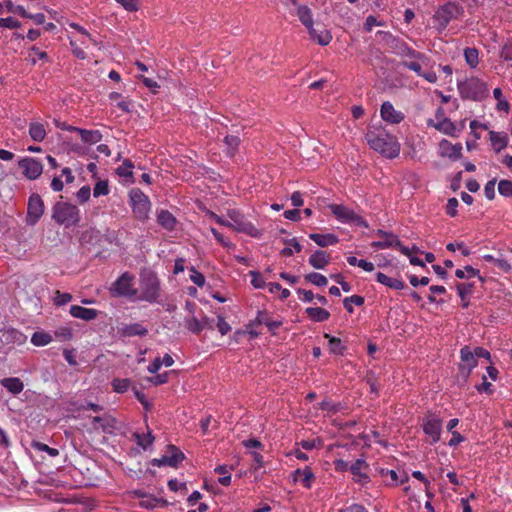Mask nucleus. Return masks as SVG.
Listing matches in <instances>:
<instances>
[{
	"instance_id": "obj_25",
	"label": "nucleus",
	"mask_w": 512,
	"mask_h": 512,
	"mask_svg": "<svg viewBox=\"0 0 512 512\" xmlns=\"http://www.w3.org/2000/svg\"><path fill=\"white\" fill-rule=\"evenodd\" d=\"M70 314L74 318L84 321H91L98 316L99 312L96 309L85 308L79 305H72L70 307Z\"/></svg>"
},
{
	"instance_id": "obj_39",
	"label": "nucleus",
	"mask_w": 512,
	"mask_h": 512,
	"mask_svg": "<svg viewBox=\"0 0 512 512\" xmlns=\"http://www.w3.org/2000/svg\"><path fill=\"white\" fill-rule=\"evenodd\" d=\"M208 325V320H198L196 317H191L186 321V327L193 333H200Z\"/></svg>"
},
{
	"instance_id": "obj_48",
	"label": "nucleus",
	"mask_w": 512,
	"mask_h": 512,
	"mask_svg": "<svg viewBox=\"0 0 512 512\" xmlns=\"http://www.w3.org/2000/svg\"><path fill=\"white\" fill-rule=\"evenodd\" d=\"M493 96L497 100L496 108L499 111L509 112V109H510L509 103L505 99H503L502 91L500 88H495L493 90Z\"/></svg>"
},
{
	"instance_id": "obj_9",
	"label": "nucleus",
	"mask_w": 512,
	"mask_h": 512,
	"mask_svg": "<svg viewBox=\"0 0 512 512\" xmlns=\"http://www.w3.org/2000/svg\"><path fill=\"white\" fill-rule=\"evenodd\" d=\"M228 217L231 220V228L239 233H244L253 238H260L262 233L256 226L248 221L239 211L229 210Z\"/></svg>"
},
{
	"instance_id": "obj_59",
	"label": "nucleus",
	"mask_w": 512,
	"mask_h": 512,
	"mask_svg": "<svg viewBox=\"0 0 512 512\" xmlns=\"http://www.w3.org/2000/svg\"><path fill=\"white\" fill-rule=\"evenodd\" d=\"M20 26L21 23L13 17L0 18V27L2 28L15 29L19 28Z\"/></svg>"
},
{
	"instance_id": "obj_15",
	"label": "nucleus",
	"mask_w": 512,
	"mask_h": 512,
	"mask_svg": "<svg viewBox=\"0 0 512 512\" xmlns=\"http://www.w3.org/2000/svg\"><path fill=\"white\" fill-rule=\"evenodd\" d=\"M349 471L352 474L353 481L361 486H365L371 481L369 476V464L363 458L354 461L350 465Z\"/></svg>"
},
{
	"instance_id": "obj_45",
	"label": "nucleus",
	"mask_w": 512,
	"mask_h": 512,
	"mask_svg": "<svg viewBox=\"0 0 512 512\" xmlns=\"http://www.w3.org/2000/svg\"><path fill=\"white\" fill-rule=\"evenodd\" d=\"M147 333V329L144 328L141 324L135 323L130 324L124 327L123 334L125 336H143Z\"/></svg>"
},
{
	"instance_id": "obj_17",
	"label": "nucleus",
	"mask_w": 512,
	"mask_h": 512,
	"mask_svg": "<svg viewBox=\"0 0 512 512\" xmlns=\"http://www.w3.org/2000/svg\"><path fill=\"white\" fill-rule=\"evenodd\" d=\"M438 155L450 160H458L462 156V145L460 143L452 144L446 139H442L438 144Z\"/></svg>"
},
{
	"instance_id": "obj_57",
	"label": "nucleus",
	"mask_w": 512,
	"mask_h": 512,
	"mask_svg": "<svg viewBox=\"0 0 512 512\" xmlns=\"http://www.w3.org/2000/svg\"><path fill=\"white\" fill-rule=\"evenodd\" d=\"M112 386H113L114 391H116L117 393H123V392L128 390V388L130 386V380H128V379H115L112 382Z\"/></svg>"
},
{
	"instance_id": "obj_50",
	"label": "nucleus",
	"mask_w": 512,
	"mask_h": 512,
	"mask_svg": "<svg viewBox=\"0 0 512 512\" xmlns=\"http://www.w3.org/2000/svg\"><path fill=\"white\" fill-rule=\"evenodd\" d=\"M363 303H364V298L362 296H358V295H353L350 297H346L344 299V307L350 313L353 312L352 305L361 306Z\"/></svg>"
},
{
	"instance_id": "obj_10",
	"label": "nucleus",
	"mask_w": 512,
	"mask_h": 512,
	"mask_svg": "<svg viewBox=\"0 0 512 512\" xmlns=\"http://www.w3.org/2000/svg\"><path fill=\"white\" fill-rule=\"evenodd\" d=\"M129 198L135 217L139 220L147 219L151 210L149 198L137 188L130 191Z\"/></svg>"
},
{
	"instance_id": "obj_11",
	"label": "nucleus",
	"mask_w": 512,
	"mask_h": 512,
	"mask_svg": "<svg viewBox=\"0 0 512 512\" xmlns=\"http://www.w3.org/2000/svg\"><path fill=\"white\" fill-rule=\"evenodd\" d=\"M402 65L420 76L423 72V68L429 65V59L423 53L408 49Z\"/></svg>"
},
{
	"instance_id": "obj_22",
	"label": "nucleus",
	"mask_w": 512,
	"mask_h": 512,
	"mask_svg": "<svg viewBox=\"0 0 512 512\" xmlns=\"http://www.w3.org/2000/svg\"><path fill=\"white\" fill-rule=\"evenodd\" d=\"M133 493L137 498H139V506L145 509H154L156 507L165 506L167 504L165 500L155 498L152 495L144 493L140 490L134 491Z\"/></svg>"
},
{
	"instance_id": "obj_36",
	"label": "nucleus",
	"mask_w": 512,
	"mask_h": 512,
	"mask_svg": "<svg viewBox=\"0 0 512 512\" xmlns=\"http://www.w3.org/2000/svg\"><path fill=\"white\" fill-rule=\"evenodd\" d=\"M464 58L467 65L474 69L479 64V52L476 48H466L464 49Z\"/></svg>"
},
{
	"instance_id": "obj_64",
	"label": "nucleus",
	"mask_w": 512,
	"mask_h": 512,
	"mask_svg": "<svg viewBox=\"0 0 512 512\" xmlns=\"http://www.w3.org/2000/svg\"><path fill=\"white\" fill-rule=\"evenodd\" d=\"M90 195H91V189L89 186H83L81 187L78 192H77V199L84 203L86 202L89 198H90Z\"/></svg>"
},
{
	"instance_id": "obj_23",
	"label": "nucleus",
	"mask_w": 512,
	"mask_h": 512,
	"mask_svg": "<svg viewBox=\"0 0 512 512\" xmlns=\"http://www.w3.org/2000/svg\"><path fill=\"white\" fill-rule=\"evenodd\" d=\"M69 131H75L80 135L81 140L87 144H95L101 140V133L97 130H85L73 126L63 127Z\"/></svg>"
},
{
	"instance_id": "obj_35",
	"label": "nucleus",
	"mask_w": 512,
	"mask_h": 512,
	"mask_svg": "<svg viewBox=\"0 0 512 512\" xmlns=\"http://www.w3.org/2000/svg\"><path fill=\"white\" fill-rule=\"evenodd\" d=\"M457 292L461 298V305L463 308L469 306V296L472 293V285L466 283H460L457 285Z\"/></svg>"
},
{
	"instance_id": "obj_28",
	"label": "nucleus",
	"mask_w": 512,
	"mask_h": 512,
	"mask_svg": "<svg viewBox=\"0 0 512 512\" xmlns=\"http://www.w3.org/2000/svg\"><path fill=\"white\" fill-rule=\"evenodd\" d=\"M490 142L495 152H500L508 144V136L503 132L490 131Z\"/></svg>"
},
{
	"instance_id": "obj_56",
	"label": "nucleus",
	"mask_w": 512,
	"mask_h": 512,
	"mask_svg": "<svg viewBox=\"0 0 512 512\" xmlns=\"http://www.w3.org/2000/svg\"><path fill=\"white\" fill-rule=\"evenodd\" d=\"M190 272V280L198 287H203L205 284L204 275L198 272L194 267L190 268Z\"/></svg>"
},
{
	"instance_id": "obj_13",
	"label": "nucleus",
	"mask_w": 512,
	"mask_h": 512,
	"mask_svg": "<svg viewBox=\"0 0 512 512\" xmlns=\"http://www.w3.org/2000/svg\"><path fill=\"white\" fill-rule=\"evenodd\" d=\"M422 428L429 437L430 444H435L441 439L442 433V420L435 416L429 415L423 419Z\"/></svg>"
},
{
	"instance_id": "obj_21",
	"label": "nucleus",
	"mask_w": 512,
	"mask_h": 512,
	"mask_svg": "<svg viewBox=\"0 0 512 512\" xmlns=\"http://www.w3.org/2000/svg\"><path fill=\"white\" fill-rule=\"evenodd\" d=\"M376 235L381 237V240L374 241L371 244L373 248L387 249L395 246H400V241L398 240L397 236L392 233H388L383 230H378L376 232Z\"/></svg>"
},
{
	"instance_id": "obj_44",
	"label": "nucleus",
	"mask_w": 512,
	"mask_h": 512,
	"mask_svg": "<svg viewBox=\"0 0 512 512\" xmlns=\"http://www.w3.org/2000/svg\"><path fill=\"white\" fill-rule=\"evenodd\" d=\"M134 436L136 438L137 444L143 449H147L154 442V436L149 430L146 433H135Z\"/></svg>"
},
{
	"instance_id": "obj_53",
	"label": "nucleus",
	"mask_w": 512,
	"mask_h": 512,
	"mask_svg": "<svg viewBox=\"0 0 512 512\" xmlns=\"http://www.w3.org/2000/svg\"><path fill=\"white\" fill-rule=\"evenodd\" d=\"M32 447L37 451L48 453V455L51 457H55L59 454L58 449L49 447L48 445L41 442H33Z\"/></svg>"
},
{
	"instance_id": "obj_8",
	"label": "nucleus",
	"mask_w": 512,
	"mask_h": 512,
	"mask_svg": "<svg viewBox=\"0 0 512 512\" xmlns=\"http://www.w3.org/2000/svg\"><path fill=\"white\" fill-rule=\"evenodd\" d=\"M427 126L433 127L439 132L449 137H459V129L457 124L452 122L450 118L445 116L444 110L438 108L435 113V119H428Z\"/></svg>"
},
{
	"instance_id": "obj_18",
	"label": "nucleus",
	"mask_w": 512,
	"mask_h": 512,
	"mask_svg": "<svg viewBox=\"0 0 512 512\" xmlns=\"http://www.w3.org/2000/svg\"><path fill=\"white\" fill-rule=\"evenodd\" d=\"M380 116L383 121L390 124H399L405 118L404 113L396 110L393 104L389 101L382 103L380 108Z\"/></svg>"
},
{
	"instance_id": "obj_24",
	"label": "nucleus",
	"mask_w": 512,
	"mask_h": 512,
	"mask_svg": "<svg viewBox=\"0 0 512 512\" xmlns=\"http://www.w3.org/2000/svg\"><path fill=\"white\" fill-rule=\"evenodd\" d=\"M376 472L379 476L383 478L385 485L387 486H398L399 484L407 481L408 477L405 475L403 478L399 479L398 474L395 470H389L386 468H377Z\"/></svg>"
},
{
	"instance_id": "obj_14",
	"label": "nucleus",
	"mask_w": 512,
	"mask_h": 512,
	"mask_svg": "<svg viewBox=\"0 0 512 512\" xmlns=\"http://www.w3.org/2000/svg\"><path fill=\"white\" fill-rule=\"evenodd\" d=\"M44 202L38 194H32L28 201L26 223L34 226L44 213Z\"/></svg>"
},
{
	"instance_id": "obj_6",
	"label": "nucleus",
	"mask_w": 512,
	"mask_h": 512,
	"mask_svg": "<svg viewBox=\"0 0 512 512\" xmlns=\"http://www.w3.org/2000/svg\"><path fill=\"white\" fill-rule=\"evenodd\" d=\"M159 296V281L153 274H147L141 277L139 292L136 299L153 303Z\"/></svg>"
},
{
	"instance_id": "obj_46",
	"label": "nucleus",
	"mask_w": 512,
	"mask_h": 512,
	"mask_svg": "<svg viewBox=\"0 0 512 512\" xmlns=\"http://www.w3.org/2000/svg\"><path fill=\"white\" fill-rule=\"evenodd\" d=\"M52 341L50 334L45 332H35L31 337V342L35 346H45Z\"/></svg>"
},
{
	"instance_id": "obj_37",
	"label": "nucleus",
	"mask_w": 512,
	"mask_h": 512,
	"mask_svg": "<svg viewBox=\"0 0 512 512\" xmlns=\"http://www.w3.org/2000/svg\"><path fill=\"white\" fill-rule=\"evenodd\" d=\"M109 99L122 111L130 112L131 102L122 98L118 92H112L109 94Z\"/></svg>"
},
{
	"instance_id": "obj_4",
	"label": "nucleus",
	"mask_w": 512,
	"mask_h": 512,
	"mask_svg": "<svg viewBox=\"0 0 512 512\" xmlns=\"http://www.w3.org/2000/svg\"><path fill=\"white\" fill-rule=\"evenodd\" d=\"M458 91L462 98L479 101L488 94L487 85L478 77H469L458 82Z\"/></svg>"
},
{
	"instance_id": "obj_7",
	"label": "nucleus",
	"mask_w": 512,
	"mask_h": 512,
	"mask_svg": "<svg viewBox=\"0 0 512 512\" xmlns=\"http://www.w3.org/2000/svg\"><path fill=\"white\" fill-rule=\"evenodd\" d=\"M461 14V8L458 4L449 2L441 6L434 14V27L442 32L446 29L451 20Z\"/></svg>"
},
{
	"instance_id": "obj_47",
	"label": "nucleus",
	"mask_w": 512,
	"mask_h": 512,
	"mask_svg": "<svg viewBox=\"0 0 512 512\" xmlns=\"http://www.w3.org/2000/svg\"><path fill=\"white\" fill-rule=\"evenodd\" d=\"M305 279L310 283L314 284L315 286L319 287L326 286L328 283V279L324 275L317 272L307 274L305 276Z\"/></svg>"
},
{
	"instance_id": "obj_32",
	"label": "nucleus",
	"mask_w": 512,
	"mask_h": 512,
	"mask_svg": "<svg viewBox=\"0 0 512 512\" xmlns=\"http://www.w3.org/2000/svg\"><path fill=\"white\" fill-rule=\"evenodd\" d=\"M376 279L379 283H381L389 288L396 289V290H401L405 286L403 281H401L397 278L389 277L381 272H378L376 274Z\"/></svg>"
},
{
	"instance_id": "obj_31",
	"label": "nucleus",
	"mask_w": 512,
	"mask_h": 512,
	"mask_svg": "<svg viewBox=\"0 0 512 512\" xmlns=\"http://www.w3.org/2000/svg\"><path fill=\"white\" fill-rule=\"evenodd\" d=\"M46 129L44 124L40 122H31L29 125V136L33 141L42 142L46 137Z\"/></svg>"
},
{
	"instance_id": "obj_49",
	"label": "nucleus",
	"mask_w": 512,
	"mask_h": 512,
	"mask_svg": "<svg viewBox=\"0 0 512 512\" xmlns=\"http://www.w3.org/2000/svg\"><path fill=\"white\" fill-rule=\"evenodd\" d=\"M287 245L281 251L283 256H291L294 252H300L302 249L301 244L295 238L288 240Z\"/></svg>"
},
{
	"instance_id": "obj_12",
	"label": "nucleus",
	"mask_w": 512,
	"mask_h": 512,
	"mask_svg": "<svg viewBox=\"0 0 512 512\" xmlns=\"http://www.w3.org/2000/svg\"><path fill=\"white\" fill-rule=\"evenodd\" d=\"M134 276L129 273L122 274L112 285L111 291L117 296H128L136 299L137 290L133 288Z\"/></svg>"
},
{
	"instance_id": "obj_30",
	"label": "nucleus",
	"mask_w": 512,
	"mask_h": 512,
	"mask_svg": "<svg viewBox=\"0 0 512 512\" xmlns=\"http://www.w3.org/2000/svg\"><path fill=\"white\" fill-rule=\"evenodd\" d=\"M1 385L10 393L16 395L22 392L24 388L23 382L17 377L4 378L0 381Z\"/></svg>"
},
{
	"instance_id": "obj_61",
	"label": "nucleus",
	"mask_w": 512,
	"mask_h": 512,
	"mask_svg": "<svg viewBox=\"0 0 512 512\" xmlns=\"http://www.w3.org/2000/svg\"><path fill=\"white\" fill-rule=\"evenodd\" d=\"M224 141L228 147V153L233 154L234 151L236 150V148L238 147L239 138L236 136L230 135V136H226Z\"/></svg>"
},
{
	"instance_id": "obj_33",
	"label": "nucleus",
	"mask_w": 512,
	"mask_h": 512,
	"mask_svg": "<svg viewBox=\"0 0 512 512\" xmlns=\"http://www.w3.org/2000/svg\"><path fill=\"white\" fill-rule=\"evenodd\" d=\"M306 314L310 319L316 322L326 321L330 317V313L320 307H308L306 309Z\"/></svg>"
},
{
	"instance_id": "obj_1",
	"label": "nucleus",
	"mask_w": 512,
	"mask_h": 512,
	"mask_svg": "<svg viewBox=\"0 0 512 512\" xmlns=\"http://www.w3.org/2000/svg\"><path fill=\"white\" fill-rule=\"evenodd\" d=\"M365 139L373 150L386 158H396L400 153L398 140L384 129H369Z\"/></svg>"
},
{
	"instance_id": "obj_2",
	"label": "nucleus",
	"mask_w": 512,
	"mask_h": 512,
	"mask_svg": "<svg viewBox=\"0 0 512 512\" xmlns=\"http://www.w3.org/2000/svg\"><path fill=\"white\" fill-rule=\"evenodd\" d=\"M292 5L296 8L295 13L298 19L307 29L310 40L321 46H327L332 40L330 31L327 29L317 30L314 27L312 11L308 6L299 4L297 0H292Z\"/></svg>"
},
{
	"instance_id": "obj_5",
	"label": "nucleus",
	"mask_w": 512,
	"mask_h": 512,
	"mask_svg": "<svg viewBox=\"0 0 512 512\" xmlns=\"http://www.w3.org/2000/svg\"><path fill=\"white\" fill-rule=\"evenodd\" d=\"M328 209L342 224L367 227L366 221L354 210L342 204H329Z\"/></svg>"
},
{
	"instance_id": "obj_3",
	"label": "nucleus",
	"mask_w": 512,
	"mask_h": 512,
	"mask_svg": "<svg viewBox=\"0 0 512 512\" xmlns=\"http://www.w3.org/2000/svg\"><path fill=\"white\" fill-rule=\"evenodd\" d=\"M53 220L66 228L75 226L80 221V210L68 202H57L52 208Z\"/></svg>"
},
{
	"instance_id": "obj_52",
	"label": "nucleus",
	"mask_w": 512,
	"mask_h": 512,
	"mask_svg": "<svg viewBox=\"0 0 512 512\" xmlns=\"http://www.w3.org/2000/svg\"><path fill=\"white\" fill-rule=\"evenodd\" d=\"M455 275L459 279L472 278L478 275V270L472 266H466L464 269H457Z\"/></svg>"
},
{
	"instance_id": "obj_40",
	"label": "nucleus",
	"mask_w": 512,
	"mask_h": 512,
	"mask_svg": "<svg viewBox=\"0 0 512 512\" xmlns=\"http://www.w3.org/2000/svg\"><path fill=\"white\" fill-rule=\"evenodd\" d=\"M231 467L227 465H220L215 468V472L221 475L218 482L223 486H228L231 483Z\"/></svg>"
},
{
	"instance_id": "obj_16",
	"label": "nucleus",
	"mask_w": 512,
	"mask_h": 512,
	"mask_svg": "<svg viewBox=\"0 0 512 512\" xmlns=\"http://www.w3.org/2000/svg\"><path fill=\"white\" fill-rule=\"evenodd\" d=\"M18 166L21 168L23 175L29 180L37 179L43 172L42 163L32 157H25L19 160Z\"/></svg>"
},
{
	"instance_id": "obj_42",
	"label": "nucleus",
	"mask_w": 512,
	"mask_h": 512,
	"mask_svg": "<svg viewBox=\"0 0 512 512\" xmlns=\"http://www.w3.org/2000/svg\"><path fill=\"white\" fill-rule=\"evenodd\" d=\"M167 454L171 460L170 467H177L184 459V454L174 445L168 446Z\"/></svg>"
},
{
	"instance_id": "obj_51",
	"label": "nucleus",
	"mask_w": 512,
	"mask_h": 512,
	"mask_svg": "<svg viewBox=\"0 0 512 512\" xmlns=\"http://www.w3.org/2000/svg\"><path fill=\"white\" fill-rule=\"evenodd\" d=\"M109 193V186L106 180H99L93 189L94 197L105 196Z\"/></svg>"
},
{
	"instance_id": "obj_27",
	"label": "nucleus",
	"mask_w": 512,
	"mask_h": 512,
	"mask_svg": "<svg viewBox=\"0 0 512 512\" xmlns=\"http://www.w3.org/2000/svg\"><path fill=\"white\" fill-rule=\"evenodd\" d=\"M309 238L313 240L320 247H328L338 243L339 239L335 234H318L312 233Z\"/></svg>"
},
{
	"instance_id": "obj_58",
	"label": "nucleus",
	"mask_w": 512,
	"mask_h": 512,
	"mask_svg": "<svg viewBox=\"0 0 512 512\" xmlns=\"http://www.w3.org/2000/svg\"><path fill=\"white\" fill-rule=\"evenodd\" d=\"M249 275L251 276V285L255 289H262L266 287V283L263 280L262 276L256 271H250Z\"/></svg>"
},
{
	"instance_id": "obj_55",
	"label": "nucleus",
	"mask_w": 512,
	"mask_h": 512,
	"mask_svg": "<svg viewBox=\"0 0 512 512\" xmlns=\"http://www.w3.org/2000/svg\"><path fill=\"white\" fill-rule=\"evenodd\" d=\"M123 9L128 12H135L139 9L138 0H115Z\"/></svg>"
},
{
	"instance_id": "obj_60",
	"label": "nucleus",
	"mask_w": 512,
	"mask_h": 512,
	"mask_svg": "<svg viewBox=\"0 0 512 512\" xmlns=\"http://www.w3.org/2000/svg\"><path fill=\"white\" fill-rule=\"evenodd\" d=\"M446 248L449 250V251H452V252H455L456 250L457 251H460L461 250V253L464 255V256H468L470 255L471 251L470 249H468L464 243H449L447 244Z\"/></svg>"
},
{
	"instance_id": "obj_20",
	"label": "nucleus",
	"mask_w": 512,
	"mask_h": 512,
	"mask_svg": "<svg viewBox=\"0 0 512 512\" xmlns=\"http://www.w3.org/2000/svg\"><path fill=\"white\" fill-rule=\"evenodd\" d=\"M293 483H300L305 488L310 489L315 481V475L309 467L303 469H296L291 474Z\"/></svg>"
},
{
	"instance_id": "obj_63",
	"label": "nucleus",
	"mask_w": 512,
	"mask_h": 512,
	"mask_svg": "<svg viewBox=\"0 0 512 512\" xmlns=\"http://www.w3.org/2000/svg\"><path fill=\"white\" fill-rule=\"evenodd\" d=\"M72 300V296L69 293H61L57 291L54 297L55 304L58 306L64 305Z\"/></svg>"
},
{
	"instance_id": "obj_43",
	"label": "nucleus",
	"mask_w": 512,
	"mask_h": 512,
	"mask_svg": "<svg viewBox=\"0 0 512 512\" xmlns=\"http://www.w3.org/2000/svg\"><path fill=\"white\" fill-rule=\"evenodd\" d=\"M111 420L107 417H93L92 419V427L95 430H102L104 432H110L112 425L110 424Z\"/></svg>"
},
{
	"instance_id": "obj_34",
	"label": "nucleus",
	"mask_w": 512,
	"mask_h": 512,
	"mask_svg": "<svg viewBox=\"0 0 512 512\" xmlns=\"http://www.w3.org/2000/svg\"><path fill=\"white\" fill-rule=\"evenodd\" d=\"M324 337L328 339V349L330 353L335 355H341L345 350V346L343 345L340 338L331 336L329 334H324Z\"/></svg>"
},
{
	"instance_id": "obj_26",
	"label": "nucleus",
	"mask_w": 512,
	"mask_h": 512,
	"mask_svg": "<svg viewBox=\"0 0 512 512\" xmlns=\"http://www.w3.org/2000/svg\"><path fill=\"white\" fill-rule=\"evenodd\" d=\"M329 261V255L323 250H317L309 257V264L315 269H324Z\"/></svg>"
},
{
	"instance_id": "obj_62",
	"label": "nucleus",
	"mask_w": 512,
	"mask_h": 512,
	"mask_svg": "<svg viewBox=\"0 0 512 512\" xmlns=\"http://www.w3.org/2000/svg\"><path fill=\"white\" fill-rule=\"evenodd\" d=\"M495 185L496 179H492L488 181L484 187V194L489 200H493L495 198Z\"/></svg>"
},
{
	"instance_id": "obj_41",
	"label": "nucleus",
	"mask_w": 512,
	"mask_h": 512,
	"mask_svg": "<svg viewBox=\"0 0 512 512\" xmlns=\"http://www.w3.org/2000/svg\"><path fill=\"white\" fill-rule=\"evenodd\" d=\"M134 165L130 160H125L117 169L116 173L119 177L128 180L132 179Z\"/></svg>"
},
{
	"instance_id": "obj_54",
	"label": "nucleus",
	"mask_w": 512,
	"mask_h": 512,
	"mask_svg": "<svg viewBox=\"0 0 512 512\" xmlns=\"http://www.w3.org/2000/svg\"><path fill=\"white\" fill-rule=\"evenodd\" d=\"M498 191L504 197H512V182L509 180H501L498 183Z\"/></svg>"
},
{
	"instance_id": "obj_19",
	"label": "nucleus",
	"mask_w": 512,
	"mask_h": 512,
	"mask_svg": "<svg viewBox=\"0 0 512 512\" xmlns=\"http://www.w3.org/2000/svg\"><path fill=\"white\" fill-rule=\"evenodd\" d=\"M461 355V363H460V371L465 376H468L471 371L477 366V358L475 354L472 353V350L465 346L460 351Z\"/></svg>"
},
{
	"instance_id": "obj_38",
	"label": "nucleus",
	"mask_w": 512,
	"mask_h": 512,
	"mask_svg": "<svg viewBox=\"0 0 512 512\" xmlns=\"http://www.w3.org/2000/svg\"><path fill=\"white\" fill-rule=\"evenodd\" d=\"M483 259L487 262L493 263L494 265H496L500 270H502L505 273L510 272L512 269L511 264L505 259L495 258L494 256H492L490 254L484 255Z\"/></svg>"
},
{
	"instance_id": "obj_29",
	"label": "nucleus",
	"mask_w": 512,
	"mask_h": 512,
	"mask_svg": "<svg viewBox=\"0 0 512 512\" xmlns=\"http://www.w3.org/2000/svg\"><path fill=\"white\" fill-rule=\"evenodd\" d=\"M157 222L167 230H173L176 226V218L167 210H160L157 213Z\"/></svg>"
}]
</instances>
